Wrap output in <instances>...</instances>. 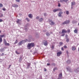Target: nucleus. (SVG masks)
I'll list each match as a JSON object with an SVG mask.
<instances>
[{"instance_id": "dca6fc26", "label": "nucleus", "mask_w": 79, "mask_h": 79, "mask_svg": "<svg viewBox=\"0 0 79 79\" xmlns=\"http://www.w3.org/2000/svg\"><path fill=\"white\" fill-rule=\"evenodd\" d=\"M23 58V56H21L20 57V58L19 59V62H21V61H22V58Z\"/></svg>"}, {"instance_id": "58836bf2", "label": "nucleus", "mask_w": 79, "mask_h": 79, "mask_svg": "<svg viewBox=\"0 0 79 79\" xmlns=\"http://www.w3.org/2000/svg\"><path fill=\"white\" fill-rule=\"evenodd\" d=\"M0 16L1 18H2V17H3V15L2 14H1Z\"/></svg>"}, {"instance_id": "6e6552de", "label": "nucleus", "mask_w": 79, "mask_h": 79, "mask_svg": "<svg viewBox=\"0 0 79 79\" xmlns=\"http://www.w3.org/2000/svg\"><path fill=\"white\" fill-rule=\"evenodd\" d=\"M61 53H62V52H61V51L58 52L57 53V56H60L61 55Z\"/></svg>"}, {"instance_id": "b1692460", "label": "nucleus", "mask_w": 79, "mask_h": 79, "mask_svg": "<svg viewBox=\"0 0 79 79\" xmlns=\"http://www.w3.org/2000/svg\"><path fill=\"white\" fill-rule=\"evenodd\" d=\"M4 37H5V35H0V37L1 38Z\"/></svg>"}, {"instance_id": "8fccbe9b", "label": "nucleus", "mask_w": 79, "mask_h": 79, "mask_svg": "<svg viewBox=\"0 0 79 79\" xmlns=\"http://www.w3.org/2000/svg\"><path fill=\"white\" fill-rule=\"evenodd\" d=\"M65 38H67H67H68V35H66L65 36Z\"/></svg>"}, {"instance_id": "a878e982", "label": "nucleus", "mask_w": 79, "mask_h": 79, "mask_svg": "<svg viewBox=\"0 0 79 79\" xmlns=\"http://www.w3.org/2000/svg\"><path fill=\"white\" fill-rule=\"evenodd\" d=\"M71 63V61L70 60H68L67 61V64H69Z\"/></svg>"}, {"instance_id": "37998d69", "label": "nucleus", "mask_w": 79, "mask_h": 79, "mask_svg": "<svg viewBox=\"0 0 79 79\" xmlns=\"http://www.w3.org/2000/svg\"><path fill=\"white\" fill-rule=\"evenodd\" d=\"M18 43V40H16L15 42L14 43V44H17Z\"/></svg>"}, {"instance_id": "39448f33", "label": "nucleus", "mask_w": 79, "mask_h": 79, "mask_svg": "<svg viewBox=\"0 0 79 79\" xmlns=\"http://www.w3.org/2000/svg\"><path fill=\"white\" fill-rule=\"evenodd\" d=\"M76 4V2L74 1H73L71 2V8L73 9V6Z\"/></svg>"}, {"instance_id": "7ed1b4c3", "label": "nucleus", "mask_w": 79, "mask_h": 79, "mask_svg": "<svg viewBox=\"0 0 79 79\" xmlns=\"http://www.w3.org/2000/svg\"><path fill=\"white\" fill-rule=\"evenodd\" d=\"M69 23H70V21L69 20H67L64 22L62 23V24H63V25H64V24H69Z\"/></svg>"}, {"instance_id": "2f4dec72", "label": "nucleus", "mask_w": 79, "mask_h": 79, "mask_svg": "<svg viewBox=\"0 0 79 79\" xmlns=\"http://www.w3.org/2000/svg\"><path fill=\"white\" fill-rule=\"evenodd\" d=\"M3 6V4L2 3H0V8H2Z\"/></svg>"}, {"instance_id": "e2e57ef3", "label": "nucleus", "mask_w": 79, "mask_h": 79, "mask_svg": "<svg viewBox=\"0 0 79 79\" xmlns=\"http://www.w3.org/2000/svg\"><path fill=\"white\" fill-rule=\"evenodd\" d=\"M57 79H61L58 78Z\"/></svg>"}, {"instance_id": "3c124183", "label": "nucleus", "mask_w": 79, "mask_h": 79, "mask_svg": "<svg viewBox=\"0 0 79 79\" xmlns=\"http://www.w3.org/2000/svg\"><path fill=\"white\" fill-rule=\"evenodd\" d=\"M60 3H58V6H59L60 7Z\"/></svg>"}, {"instance_id": "603ef678", "label": "nucleus", "mask_w": 79, "mask_h": 79, "mask_svg": "<svg viewBox=\"0 0 79 79\" xmlns=\"http://www.w3.org/2000/svg\"><path fill=\"white\" fill-rule=\"evenodd\" d=\"M47 15V14L46 13H44V15L45 16Z\"/></svg>"}, {"instance_id": "13d9d810", "label": "nucleus", "mask_w": 79, "mask_h": 79, "mask_svg": "<svg viewBox=\"0 0 79 79\" xmlns=\"http://www.w3.org/2000/svg\"><path fill=\"white\" fill-rule=\"evenodd\" d=\"M49 65H50V64L48 63L47 64V66H49Z\"/></svg>"}, {"instance_id": "473e14b6", "label": "nucleus", "mask_w": 79, "mask_h": 79, "mask_svg": "<svg viewBox=\"0 0 79 79\" xmlns=\"http://www.w3.org/2000/svg\"><path fill=\"white\" fill-rule=\"evenodd\" d=\"M51 65L52 66H55L56 64H55L54 63H52V64H51Z\"/></svg>"}, {"instance_id": "4c0bfd02", "label": "nucleus", "mask_w": 79, "mask_h": 79, "mask_svg": "<svg viewBox=\"0 0 79 79\" xmlns=\"http://www.w3.org/2000/svg\"><path fill=\"white\" fill-rule=\"evenodd\" d=\"M30 67V64H28L27 65V68H29Z\"/></svg>"}, {"instance_id": "412c9836", "label": "nucleus", "mask_w": 79, "mask_h": 79, "mask_svg": "<svg viewBox=\"0 0 79 79\" xmlns=\"http://www.w3.org/2000/svg\"><path fill=\"white\" fill-rule=\"evenodd\" d=\"M21 21V20L18 19V20L16 21V22L17 23H20Z\"/></svg>"}, {"instance_id": "79ce46f5", "label": "nucleus", "mask_w": 79, "mask_h": 79, "mask_svg": "<svg viewBox=\"0 0 79 79\" xmlns=\"http://www.w3.org/2000/svg\"><path fill=\"white\" fill-rule=\"evenodd\" d=\"M15 1L17 2H20V0H15Z\"/></svg>"}, {"instance_id": "9b49d317", "label": "nucleus", "mask_w": 79, "mask_h": 79, "mask_svg": "<svg viewBox=\"0 0 79 79\" xmlns=\"http://www.w3.org/2000/svg\"><path fill=\"white\" fill-rule=\"evenodd\" d=\"M68 2V0H60V2H65V3H67V2Z\"/></svg>"}, {"instance_id": "20e7f679", "label": "nucleus", "mask_w": 79, "mask_h": 79, "mask_svg": "<svg viewBox=\"0 0 79 79\" xmlns=\"http://www.w3.org/2000/svg\"><path fill=\"white\" fill-rule=\"evenodd\" d=\"M43 44L45 45V46H47L48 45V43H47V41L46 40H44L43 41Z\"/></svg>"}, {"instance_id": "6e6d98bb", "label": "nucleus", "mask_w": 79, "mask_h": 79, "mask_svg": "<svg viewBox=\"0 0 79 79\" xmlns=\"http://www.w3.org/2000/svg\"><path fill=\"white\" fill-rule=\"evenodd\" d=\"M4 55V54L2 53V54L1 55V56H3Z\"/></svg>"}, {"instance_id": "393cba45", "label": "nucleus", "mask_w": 79, "mask_h": 79, "mask_svg": "<svg viewBox=\"0 0 79 79\" xmlns=\"http://www.w3.org/2000/svg\"><path fill=\"white\" fill-rule=\"evenodd\" d=\"M4 49L3 48H1L0 50V51L1 52H4Z\"/></svg>"}, {"instance_id": "6ab92c4d", "label": "nucleus", "mask_w": 79, "mask_h": 79, "mask_svg": "<svg viewBox=\"0 0 79 79\" xmlns=\"http://www.w3.org/2000/svg\"><path fill=\"white\" fill-rule=\"evenodd\" d=\"M77 29H75L74 31V33L77 34Z\"/></svg>"}, {"instance_id": "2eb2a0df", "label": "nucleus", "mask_w": 79, "mask_h": 79, "mask_svg": "<svg viewBox=\"0 0 79 79\" xmlns=\"http://www.w3.org/2000/svg\"><path fill=\"white\" fill-rule=\"evenodd\" d=\"M72 49L73 51L75 50H76V47L74 46H72Z\"/></svg>"}, {"instance_id": "0eeeda50", "label": "nucleus", "mask_w": 79, "mask_h": 79, "mask_svg": "<svg viewBox=\"0 0 79 79\" xmlns=\"http://www.w3.org/2000/svg\"><path fill=\"white\" fill-rule=\"evenodd\" d=\"M74 71L76 73L79 72V67H78L77 69H74Z\"/></svg>"}, {"instance_id": "f03ea898", "label": "nucleus", "mask_w": 79, "mask_h": 79, "mask_svg": "<svg viewBox=\"0 0 79 79\" xmlns=\"http://www.w3.org/2000/svg\"><path fill=\"white\" fill-rule=\"evenodd\" d=\"M34 46H35V45L33 43H28L27 45V48L28 49H30L31 48V47H34Z\"/></svg>"}, {"instance_id": "cd10ccee", "label": "nucleus", "mask_w": 79, "mask_h": 79, "mask_svg": "<svg viewBox=\"0 0 79 79\" xmlns=\"http://www.w3.org/2000/svg\"><path fill=\"white\" fill-rule=\"evenodd\" d=\"M57 69H58L56 67H55L53 69V71H55V70H56Z\"/></svg>"}, {"instance_id": "c9c22d12", "label": "nucleus", "mask_w": 79, "mask_h": 79, "mask_svg": "<svg viewBox=\"0 0 79 79\" xmlns=\"http://www.w3.org/2000/svg\"><path fill=\"white\" fill-rule=\"evenodd\" d=\"M59 13L60 14V15H62V14H63V12L61 11H60Z\"/></svg>"}, {"instance_id": "9d476101", "label": "nucleus", "mask_w": 79, "mask_h": 79, "mask_svg": "<svg viewBox=\"0 0 79 79\" xmlns=\"http://www.w3.org/2000/svg\"><path fill=\"white\" fill-rule=\"evenodd\" d=\"M49 24H51V25H54L55 24V23L54 22H53L52 20H50L49 21Z\"/></svg>"}, {"instance_id": "5701e85b", "label": "nucleus", "mask_w": 79, "mask_h": 79, "mask_svg": "<svg viewBox=\"0 0 79 79\" xmlns=\"http://www.w3.org/2000/svg\"><path fill=\"white\" fill-rule=\"evenodd\" d=\"M5 45L6 46H10V44L9 43H6L5 44Z\"/></svg>"}, {"instance_id": "49530a36", "label": "nucleus", "mask_w": 79, "mask_h": 79, "mask_svg": "<svg viewBox=\"0 0 79 79\" xmlns=\"http://www.w3.org/2000/svg\"><path fill=\"white\" fill-rule=\"evenodd\" d=\"M3 21V20L2 19H0V22H2Z\"/></svg>"}, {"instance_id": "c756f323", "label": "nucleus", "mask_w": 79, "mask_h": 79, "mask_svg": "<svg viewBox=\"0 0 79 79\" xmlns=\"http://www.w3.org/2000/svg\"><path fill=\"white\" fill-rule=\"evenodd\" d=\"M26 19L27 20L28 22H29L30 21V20L29 19H28V18H26Z\"/></svg>"}, {"instance_id": "a18cd8bd", "label": "nucleus", "mask_w": 79, "mask_h": 79, "mask_svg": "<svg viewBox=\"0 0 79 79\" xmlns=\"http://www.w3.org/2000/svg\"><path fill=\"white\" fill-rule=\"evenodd\" d=\"M36 19H39V16H37L36 17Z\"/></svg>"}, {"instance_id": "aec40b11", "label": "nucleus", "mask_w": 79, "mask_h": 79, "mask_svg": "<svg viewBox=\"0 0 79 79\" xmlns=\"http://www.w3.org/2000/svg\"><path fill=\"white\" fill-rule=\"evenodd\" d=\"M59 44L60 45H59V47H60V46H61V45L63 44V42H60Z\"/></svg>"}, {"instance_id": "4d7b16f0", "label": "nucleus", "mask_w": 79, "mask_h": 79, "mask_svg": "<svg viewBox=\"0 0 79 79\" xmlns=\"http://www.w3.org/2000/svg\"><path fill=\"white\" fill-rule=\"evenodd\" d=\"M25 30L26 31H27V28H25Z\"/></svg>"}, {"instance_id": "f257e3e1", "label": "nucleus", "mask_w": 79, "mask_h": 79, "mask_svg": "<svg viewBox=\"0 0 79 79\" xmlns=\"http://www.w3.org/2000/svg\"><path fill=\"white\" fill-rule=\"evenodd\" d=\"M32 39V36L30 35L28 37V40L26 39V40H22L19 43V45H21V44H23V43H24V42H30L31 40Z\"/></svg>"}, {"instance_id": "bf43d9fd", "label": "nucleus", "mask_w": 79, "mask_h": 79, "mask_svg": "<svg viewBox=\"0 0 79 79\" xmlns=\"http://www.w3.org/2000/svg\"><path fill=\"white\" fill-rule=\"evenodd\" d=\"M47 71V69H44V71Z\"/></svg>"}, {"instance_id": "72a5a7b5", "label": "nucleus", "mask_w": 79, "mask_h": 79, "mask_svg": "<svg viewBox=\"0 0 79 79\" xmlns=\"http://www.w3.org/2000/svg\"><path fill=\"white\" fill-rule=\"evenodd\" d=\"M2 42V38L0 37V43H1Z\"/></svg>"}, {"instance_id": "f704fd0d", "label": "nucleus", "mask_w": 79, "mask_h": 79, "mask_svg": "<svg viewBox=\"0 0 79 79\" xmlns=\"http://www.w3.org/2000/svg\"><path fill=\"white\" fill-rule=\"evenodd\" d=\"M66 15H68L69 14V11H66Z\"/></svg>"}, {"instance_id": "09e8293b", "label": "nucleus", "mask_w": 79, "mask_h": 79, "mask_svg": "<svg viewBox=\"0 0 79 79\" xmlns=\"http://www.w3.org/2000/svg\"><path fill=\"white\" fill-rule=\"evenodd\" d=\"M67 31L68 32H70V30L69 29L67 30Z\"/></svg>"}, {"instance_id": "c85d7f7f", "label": "nucleus", "mask_w": 79, "mask_h": 79, "mask_svg": "<svg viewBox=\"0 0 79 79\" xmlns=\"http://www.w3.org/2000/svg\"><path fill=\"white\" fill-rule=\"evenodd\" d=\"M46 35H47V36H49V35H50V33H49L47 32L46 33Z\"/></svg>"}, {"instance_id": "4be33fe9", "label": "nucleus", "mask_w": 79, "mask_h": 79, "mask_svg": "<svg viewBox=\"0 0 79 79\" xmlns=\"http://www.w3.org/2000/svg\"><path fill=\"white\" fill-rule=\"evenodd\" d=\"M43 21V18H41L39 19V21L40 22H42Z\"/></svg>"}, {"instance_id": "f3484780", "label": "nucleus", "mask_w": 79, "mask_h": 79, "mask_svg": "<svg viewBox=\"0 0 79 79\" xmlns=\"http://www.w3.org/2000/svg\"><path fill=\"white\" fill-rule=\"evenodd\" d=\"M59 78L60 79H62V73H60L59 75Z\"/></svg>"}, {"instance_id": "de8ad7c7", "label": "nucleus", "mask_w": 79, "mask_h": 79, "mask_svg": "<svg viewBox=\"0 0 79 79\" xmlns=\"http://www.w3.org/2000/svg\"><path fill=\"white\" fill-rule=\"evenodd\" d=\"M67 48V46H64V48Z\"/></svg>"}, {"instance_id": "a19ab883", "label": "nucleus", "mask_w": 79, "mask_h": 79, "mask_svg": "<svg viewBox=\"0 0 79 79\" xmlns=\"http://www.w3.org/2000/svg\"><path fill=\"white\" fill-rule=\"evenodd\" d=\"M15 53L16 54H17V55H19V53L17 51H16Z\"/></svg>"}, {"instance_id": "5fc2aeb1", "label": "nucleus", "mask_w": 79, "mask_h": 79, "mask_svg": "<svg viewBox=\"0 0 79 79\" xmlns=\"http://www.w3.org/2000/svg\"><path fill=\"white\" fill-rule=\"evenodd\" d=\"M61 50H62V51H63V50H64V49H63V48H61Z\"/></svg>"}, {"instance_id": "f8f14e48", "label": "nucleus", "mask_w": 79, "mask_h": 79, "mask_svg": "<svg viewBox=\"0 0 79 79\" xmlns=\"http://www.w3.org/2000/svg\"><path fill=\"white\" fill-rule=\"evenodd\" d=\"M12 6H13V7L17 8V7H18V5L17 4H12Z\"/></svg>"}, {"instance_id": "1a4fd4ad", "label": "nucleus", "mask_w": 79, "mask_h": 79, "mask_svg": "<svg viewBox=\"0 0 79 79\" xmlns=\"http://www.w3.org/2000/svg\"><path fill=\"white\" fill-rule=\"evenodd\" d=\"M67 70L68 71H69V72H71V68L69 67H68L66 68Z\"/></svg>"}, {"instance_id": "7c9ffc66", "label": "nucleus", "mask_w": 79, "mask_h": 79, "mask_svg": "<svg viewBox=\"0 0 79 79\" xmlns=\"http://www.w3.org/2000/svg\"><path fill=\"white\" fill-rule=\"evenodd\" d=\"M69 38H67L66 39V42H69Z\"/></svg>"}, {"instance_id": "a211bd4d", "label": "nucleus", "mask_w": 79, "mask_h": 79, "mask_svg": "<svg viewBox=\"0 0 79 79\" xmlns=\"http://www.w3.org/2000/svg\"><path fill=\"white\" fill-rule=\"evenodd\" d=\"M72 23H73V24H76V23H77V22L76 20H74L72 21Z\"/></svg>"}, {"instance_id": "ea45409f", "label": "nucleus", "mask_w": 79, "mask_h": 79, "mask_svg": "<svg viewBox=\"0 0 79 79\" xmlns=\"http://www.w3.org/2000/svg\"><path fill=\"white\" fill-rule=\"evenodd\" d=\"M64 35H65V34H64V33H63L62 34V35H61V36L62 37H64Z\"/></svg>"}, {"instance_id": "c03bdc74", "label": "nucleus", "mask_w": 79, "mask_h": 79, "mask_svg": "<svg viewBox=\"0 0 79 79\" xmlns=\"http://www.w3.org/2000/svg\"><path fill=\"white\" fill-rule=\"evenodd\" d=\"M51 48H52V49H53V48H54V46H52L51 47Z\"/></svg>"}, {"instance_id": "052dcab7", "label": "nucleus", "mask_w": 79, "mask_h": 79, "mask_svg": "<svg viewBox=\"0 0 79 79\" xmlns=\"http://www.w3.org/2000/svg\"><path fill=\"white\" fill-rule=\"evenodd\" d=\"M78 51L79 52V47L78 48Z\"/></svg>"}, {"instance_id": "0e129e2a", "label": "nucleus", "mask_w": 79, "mask_h": 79, "mask_svg": "<svg viewBox=\"0 0 79 79\" xmlns=\"http://www.w3.org/2000/svg\"><path fill=\"white\" fill-rule=\"evenodd\" d=\"M1 30H0V33L1 32Z\"/></svg>"}, {"instance_id": "423d86ee", "label": "nucleus", "mask_w": 79, "mask_h": 79, "mask_svg": "<svg viewBox=\"0 0 79 79\" xmlns=\"http://www.w3.org/2000/svg\"><path fill=\"white\" fill-rule=\"evenodd\" d=\"M62 10L60 9V8H58L57 9H55L53 10V12L54 13H56V11H61Z\"/></svg>"}, {"instance_id": "680f3d73", "label": "nucleus", "mask_w": 79, "mask_h": 79, "mask_svg": "<svg viewBox=\"0 0 79 79\" xmlns=\"http://www.w3.org/2000/svg\"><path fill=\"white\" fill-rule=\"evenodd\" d=\"M11 66V65H9V68H10V66Z\"/></svg>"}, {"instance_id": "e433bc0d", "label": "nucleus", "mask_w": 79, "mask_h": 79, "mask_svg": "<svg viewBox=\"0 0 79 79\" xmlns=\"http://www.w3.org/2000/svg\"><path fill=\"white\" fill-rule=\"evenodd\" d=\"M58 16L59 17H61V15L60 14H59H59L58 15Z\"/></svg>"}, {"instance_id": "864d4df0", "label": "nucleus", "mask_w": 79, "mask_h": 79, "mask_svg": "<svg viewBox=\"0 0 79 79\" xmlns=\"http://www.w3.org/2000/svg\"><path fill=\"white\" fill-rule=\"evenodd\" d=\"M2 10H3V11H5V8H3Z\"/></svg>"}, {"instance_id": "ddd939ff", "label": "nucleus", "mask_w": 79, "mask_h": 79, "mask_svg": "<svg viewBox=\"0 0 79 79\" xmlns=\"http://www.w3.org/2000/svg\"><path fill=\"white\" fill-rule=\"evenodd\" d=\"M28 17L30 18H32V17H33V15H32L30 14H29L28 15Z\"/></svg>"}, {"instance_id": "bb28decb", "label": "nucleus", "mask_w": 79, "mask_h": 79, "mask_svg": "<svg viewBox=\"0 0 79 79\" xmlns=\"http://www.w3.org/2000/svg\"><path fill=\"white\" fill-rule=\"evenodd\" d=\"M3 42L4 44H5L6 43V41L5 39L3 40Z\"/></svg>"}, {"instance_id": "4468645a", "label": "nucleus", "mask_w": 79, "mask_h": 79, "mask_svg": "<svg viewBox=\"0 0 79 79\" xmlns=\"http://www.w3.org/2000/svg\"><path fill=\"white\" fill-rule=\"evenodd\" d=\"M62 33H66L67 32V31H66V30L64 29L62 30Z\"/></svg>"}]
</instances>
